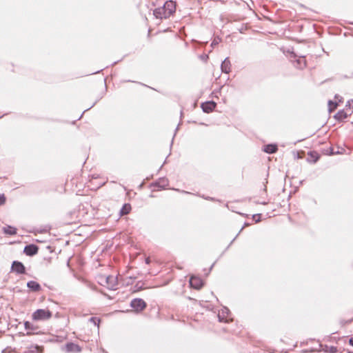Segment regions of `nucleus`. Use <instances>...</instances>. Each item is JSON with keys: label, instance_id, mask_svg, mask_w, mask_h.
<instances>
[{"label": "nucleus", "instance_id": "obj_1", "mask_svg": "<svg viewBox=\"0 0 353 353\" xmlns=\"http://www.w3.org/2000/svg\"><path fill=\"white\" fill-rule=\"evenodd\" d=\"M175 3L170 0L167 1L162 7L156 8L153 14L157 19H168L175 12Z\"/></svg>", "mask_w": 353, "mask_h": 353}, {"label": "nucleus", "instance_id": "obj_2", "mask_svg": "<svg viewBox=\"0 0 353 353\" xmlns=\"http://www.w3.org/2000/svg\"><path fill=\"white\" fill-rule=\"evenodd\" d=\"M32 317L34 321H46L52 317V312L48 310L39 309L32 313Z\"/></svg>", "mask_w": 353, "mask_h": 353}, {"label": "nucleus", "instance_id": "obj_3", "mask_svg": "<svg viewBox=\"0 0 353 353\" xmlns=\"http://www.w3.org/2000/svg\"><path fill=\"white\" fill-rule=\"evenodd\" d=\"M130 306L137 312H140L145 309L146 303L141 299H134L131 301Z\"/></svg>", "mask_w": 353, "mask_h": 353}, {"label": "nucleus", "instance_id": "obj_4", "mask_svg": "<svg viewBox=\"0 0 353 353\" xmlns=\"http://www.w3.org/2000/svg\"><path fill=\"white\" fill-rule=\"evenodd\" d=\"M218 317L221 322H229L232 321L230 318V312L226 307H223L219 312Z\"/></svg>", "mask_w": 353, "mask_h": 353}, {"label": "nucleus", "instance_id": "obj_5", "mask_svg": "<svg viewBox=\"0 0 353 353\" xmlns=\"http://www.w3.org/2000/svg\"><path fill=\"white\" fill-rule=\"evenodd\" d=\"M104 282L105 283V286L110 290H116L117 286V278L114 276H108L105 278H103Z\"/></svg>", "mask_w": 353, "mask_h": 353}, {"label": "nucleus", "instance_id": "obj_6", "mask_svg": "<svg viewBox=\"0 0 353 353\" xmlns=\"http://www.w3.org/2000/svg\"><path fill=\"white\" fill-rule=\"evenodd\" d=\"M64 348L65 352L70 353H79L81 351V347L79 345L73 343H68Z\"/></svg>", "mask_w": 353, "mask_h": 353}, {"label": "nucleus", "instance_id": "obj_7", "mask_svg": "<svg viewBox=\"0 0 353 353\" xmlns=\"http://www.w3.org/2000/svg\"><path fill=\"white\" fill-rule=\"evenodd\" d=\"M12 270L17 274H24L26 272V268L23 264L21 262L17 261H14L12 263Z\"/></svg>", "mask_w": 353, "mask_h": 353}, {"label": "nucleus", "instance_id": "obj_8", "mask_svg": "<svg viewBox=\"0 0 353 353\" xmlns=\"http://www.w3.org/2000/svg\"><path fill=\"white\" fill-rule=\"evenodd\" d=\"M190 285L192 288L199 290L203 286V283L199 277L192 276L190 279Z\"/></svg>", "mask_w": 353, "mask_h": 353}, {"label": "nucleus", "instance_id": "obj_9", "mask_svg": "<svg viewBox=\"0 0 353 353\" xmlns=\"http://www.w3.org/2000/svg\"><path fill=\"white\" fill-rule=\"evenodd\" d=\"M24 327L25 329L28 330L27 335L28 336L37 333L36 332L39 329V327L37 325H35L29 321H26L24 323Z\"/></svg>", "mask_w": 353, "mask_h": 353}, {"label": "nucleus", "instance_id": "obj_10", "mask_svg": "<svg viewBox=\"0 0 353 353\" xmlns=\"http://www.w3.org/2000/svg\"><path fill=\"white\" fill-rule=\"evenodd\" d=\"M23 252L28 256H33L38 252V247L34 244L28 245L24 248Z\"/></svg>", "mask_w": 353, "mask_h": 353}, {"label": "nucleus", "instance_id": "obj_11", "mask_svg": "<svg viewBox=\"0 0 353 353\" xmlns=\"http://www.w3.org/2000/svg\"><path fill=\"white\" fill-rule=\"evenodd\" d=\"M216 107V103L213 101H208L202 103L201 108L203 112L209 113L212 112Z\"/></svg>", "mask_w": 353, "mask_h": 353}, {"label": "nucleus", "instance_id": "obj_12", "mask_svg": "<svg viewBox=\"0 0 353 353\" xmlns=\"http://www.w3.org/2000/svg\"><path fill=\"white\" fill-rule=\"evenodd\" d=\"M222 72L228 74L231 71V63L228 58H225L221 65Z\"/></svg>", "mask_w": 353, "mask_h": 353}, {"label": "nucleus", "instance_id": "obj_13", "mask_svg": "<svg viewBox=\"0 0 353 353\" xmlns=\"http://www.w3.org/2000/svg\"><path fill=\"white\" fill-rule=\"evenodd\" d=\"M27 286L33 292H38L41 290V285L37 282L34 281H28Z\"/></svg>", "mask_w": 353, "mask_h": 353}, {"label": "nucleus", "instance_id": "obj_14", "mask_svg": "<svg viewBox=\"0 0 353 353\" xmlns=\"http://www.w3.org/2000/svg\"><path fill=\"white\" fill-rule=\"evenodd\" d=\"M295 66L299 69H303L306 66V61L304 57H299L297 59H296V65Z\"/></svg>", "mask_w": 353, "mask_h": 353}, {"label": "nucleus", "instance_id": "obj_15", "mask_svg": "<svg viewBox=\"0 0 353 353\" xmlns=\"http://www.w3.org/2000/svg\"><path fill=\"white\" fill-rule=\"evenodd\" d=\"M264 152L268 154L275 153L277 150V145L275 144L266 145L263 149Z\"/></svg>", "mask_w": 353, "mask_h": 353}, {"label": "nucleus", "instance_id": "obj_16", "mask_svg": "<svg viewBox=\"0 0 353 353\" xmlns=\"http://www.w3.org/2000/svg\"><path fill=\"white\" fill-rule=\"evenodd\" d=\"M43 349L41 347L35 345L30 347L28 350H26L23 353H42Z\"/></svg>", "mask_w": 353, "mask_h": 353}, {"label": "nucleus", "instance_id": "obj_17", "mask_svg": "<svg viewBox=\"0 0 353 353\" xmlns=\"http://www.w3.org/2000/svg\"><path fill=\"white\" fill-rule=\"evenodd\" d=\"M5 234L9 235H14L17 233V229L10 225H7L3 228Z\"/></svg>", "mask_w": 353, "mask_h": 353}, {"label": "nucleus", "instance_id": "obj_18", "mask_svg": "<svg viewBox=\"0 0 353 353\" xmlns=\"http://www.w3.org/2000/svg\"><path fill=\"white\" fill-rule=\"evenodd\" d=\"M131 210V206L130 204L128 203H126V204H124L123 206L122 207L121 211H120V214L121 216L123 215H125V214H128Z\"/></svg>", "mask_w": 353, "mask_h": 353}, {"label": "nucleus", "instance_id": "obj_19", "mask_svg": "<svg viewBox=\"0 0 353 353\" xmlns=\"http://www.w3.org/2000/svg\"><path fill=\"white\" fill-rule=\"evenodd\" d=\"M335 117L339 120H343L347 117V114L343 110L339 111L335 116Z\"/></svg>", "mask_w": 353, "mask_h": 353}, {"label": "nucleus", "instance_id": "obj_20", "mask_svg": "<svg viewBox=\"0 0 353 353\" xmlns=\"http://www.w3.org/2000/svg\"><path fill=\"white\" fill-rule=\"evenodd\" d=\"M328 105H329L330 111H332L333 110H334L336 108L337 103H334L333 101L330 100L328 101Z\"/></svg>", "mask_w": 353, "mask_h": 353}, {"label": "nucleus", "instance_id": "obj_21", "mask_svg": "<svg viewBox=\"0 0 353 353\" xmlns=\"http://www.w3.org/2000/svg\"><path fill=\"white\" fill-rule=\"evenodd\" d=\"M90 321L93 323L95 325H97L99 327V324L100 322V320L96 317H91L90 319Z\"/></svg>", "mask_w": 353, "mask_h": 353}, {"label": "nucleus", "instance_id": "obj_22", "mask_svg": "<svg viewBox=\"0 0 353 353\" xmlns=\"http://www.w3.org/2000/svg\"><path fill=\"white\" fill-rule=\"evenodd\" d=\"M260 216H261V214H254L253 215V219L256 221V222H259L260 221Z\"/></svg>", "mask_w": 353, "mask_h": 353}, {"label": "nucleus", "instance_id": "obj_23", "mask_svg": "<svg viewBox=\"0 0 353 353\" xmlns=\"http://www.w3.org/2000/svg\"><path fill=\"white\" fill-rule=\"evenodd\" d=\"M219 43V39H214V41L212 42L211 46L212 47H214L215 46L218 45Z\"/></svg>", "mask_w": 353, "mask_h": 353}, {"label": "nucleus", "instance_id": "obj_24", "mask_svg": "<svg viewBox=\"0 0 353 353\" xmlns=\"http://www.w3.org/2000/svg\"><path fill=\"white\" fill-rule=\"evenodd\" d=\"M6 198L3 194L0 195V205H2L5 203Z\"/></svg>", "mask_w": 353, "mask_h": 353}, {"label": "nucleus", "instance_id": "obj_25", "mask_svg": "<svg viewBox=\"0 0 353 353\" xmlns=\"http://www.w3.org/2000/svg\"><path fill=\"white\" fill-rule=\"evenodd\" d=\"M336 351H337V349H336V347H330V352L331 353H335V352H336Z\"/></svg>", "mask_w": 353, "mask_h": 353}, {"label": "nucleus", "instance_id": "obj_26", "mask_svg": "<svg viewBox=\"0 0 353 353\" xmlns=\"http://www.w3.org/2000/svg\"><path fill=\"white\" fill-rule=\"evenodd\" d=\"M349 343H350L352 346H353V337H352V338H350V339H349Z\"/></svg>", "mask_w": 353, "mask_h": 353}, {"label": "nucleus", "instance_id": "obj_27", "mask_svg": "<svg viewBox=\"0 0 353 353\" xmlns=\"http://www.w3.org/2000/svg\"><path fill=\"white\" fill-rule=\"evenodd\" d=\"M150 259H149V258H147V259H145V263H146L147 264H148V263H150Z\"/></svg>", "mask_w": 353, "mask_h": 353}, {"label": "nucleus", "instance_id": "obj_28", "mask_svg": "<svg viewBox=\"0 0 353 353\" xmlns=\"http://www.w3.org/2000/svg\"><path fill=\"white\" fill-rule=\"evenodd\" d=\"M261 203L263 204V205H265L267 203L265 202V201H263V203Z\"/></svg>", "mask_w": 353, "mask_h": 353}, {"label": "nucleus", "instance_id": "obj_29", "mask_svg": "<svg viewBox=\"0 0 353 353\" xmlns=\"http://www.w3.org/2000/svg\"><path fill=\"white\" fill-rule=\"evenodd\" d=\"M294 58H296V57H297V56H296L295 54H294Z\"/></svg>", "mask_w": 353, "mask_h": 353}]
</instances>
